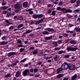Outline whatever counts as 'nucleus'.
Returning a JSON list of instances; mask_svg holds the SVG:
<instances>
[{
	"label": "nucleus",
	"mask_w": 80,
	"mask_h": 80,
	"mask_svg": "<svg viewBox=\"0 0 80 80\" xmlns=\"http://www.w3.org/2000/svg\"><path fill=\"white\" fill-rule=\"evenodd\" d=\"M68 63L67 62H65L62 64L61 66V68H58L56 70L57 74H59L60 72L63 70L64 69L67 70L65 68V67H67Z\"/></svg>",
	"instance_id": "nucleus-1"
},
{
	"label": "nucleus",
	"mask_w": 80,
	"mask_h": 80,
	"mask_svg": "<svg viewBox=\"0 0 80 80\" xmlns=\"http://www.w3.org/2000/svg\"><path fill=\"white\" fill-rule=\"evenodd\" d=\"M66 69H69L70 70H73L75 69V66L72 63H68L67 67Z\"/></svg>",
	"instance_id": "nucleus-2"
},
{
	"label": "nucleus",
	"mask_w": 80,
	"mask_h": 80,
	"mask_svg": "<svg viewBox=\"0 0 80 80\" xmlns=\"http://www.w3.org/2000/svg\"><path fill=\"white\" fill-rule=\"evenodd\" d=\"M43 16V15L42 14H34L32 15V18H34V19H37V18H38L39 19L42 18V17Z\"/></svg>",
	"instance_id": "nucleus-3"
},
{
	"label": "nucleus",
	"mask_w": 80,
	"mask_h": 80,
	"mask_svg": "<svg viewBox=\"0 0 80 80\" xmlns=\"http://www.w3.org/2000/svg\"><path fill=\"white\" fill-rule=\"evenodd\" d=\"M21 5L20 4V3L18 2L15 4L14 8L16 10L20 9L21 8Z\"/></svg>",
	"instance_id": "nucleus-4"
},
{
	"label": "nucleus",
	"mask_w": 80,
	"mask_h": 80,
	"mask_svg": "<svg viewBox=\"0 0 80 80\" xmlns=\"http://www.w3.org/2000/svg\"><path fill=\"white\" fill-rule=\"evenodd\" d=\"M28 72H29V70L28 69L25 70L24 71H23L22 72V75L24 76L30 75V74H28Z\"/></svg>",
	"instance_id": "nucleus-5"
},
{
	"label": "nucleus",
	"mask_w": 80,
	"mask_h": 80,
	"mask_svg": "<svg viewBox=\"0 0 80 80\" xmlns=\"http://www.w3.org/2000/svg\"><path fill=\"white\" fill-rule=\"evenodd\" d=\"M32 30H27L26 32H24L23 33V34L22 36V37H26V34H28V33H31V32H32Z\"/></svg>",
	"instance_id": "nucleus-6"
},
{
	"label": "nucleus",
	"mask_w": 80,
	"mask_h": 80,
	"mask_svg": "<svg viewBox=\"0 0 80 80\" xmlns=\"http://www.w3.org/2000/svg\"><path fill=\"white\" fill-rule=\"evenodd\" d=\"M17 52H10L9 53L7 54V56L8 57H12V55H16Z\"/></svg>",
	"instance_id": "nucleus-7"
},
{
	"label": "nucleus",
	"mask_w": 80,
	"mask_h": 80,
	"mask_svg": "<svg viewBox=\"0 0 80 80\" xmlns=\"http://www.w3.org/2000/svg\"><path fill=\"white\" fill-rule=\"evenodd\" d=\"M28 5V2L27 1L25 2L22 4V6L24 8H27Z\"/></svg>",
	"instance_id": "nucleus-8"
},
{
	"label": "nucleus",
	"mask_w": 80,
	"mask_h": 80,
	"mask_svg": "<svg viewBox=\"0 0 80 80\" xmlns=\"http://www.w3.org/2000/svg\"><path fill=\"white\" fill-rule=\"evenodd\" d=\"M57 10H61V11H65L67 10L66 8H61V7H59L57 8Z\"/></svg>",
	"instance_id": "nucleus-9"
},
{
	"label": "nucleus",
	"mask_w": 80,
	"mask_h": 80,
	"mask_svg": "<svg viewBox=\"0 0 80 80\" xmlns=\"http://www.w3.org/2000/svg\"><path fill=\"white\" fill-rule=\"evenodd\" d=\"M45 30H47L48 32H53L54 31V29L53 28H47L44 29Z\"/></svg>",
	"instance_id": "nucleus-10"
},
{
	"label": "nucleus",
	"mask_w": 80,
	"mask_h": 80,
	"mask_svg": "<svg viewBox=\"0 0 80 80\" xmlns=\"http://www.w3.org/2000/svg\"><path fill=\"white\" fill-rule=\"evenodd\" d=\"M65 11L64 12L65 13H72V10L70 9H67L65 10Z\"/></svg>",
	"instance_id": "nucleus-11"
},
{
	"label": "nucleus",
	"mask_w": 80,
	"mask_h": 80,
	"mask_svg": "<svg viewBox=\"0 0 80 80\" xmlns=\"http://www.w3.org/2000/svg\"><path fill=\"white\" fill-rule=\"evenodd\" d=\"M53 37L52 36H51L49 37H46L44 38V39L46 40H50V39H52Z\"/></svg>",
	"instance_id": "nucleus-12"
},
{
	"label": "nucleus",
	"mask_w": 80,
	"mask_h": 80,
	"mask_svg": "<svg viewBox=\"0 0 80 80\" xmlns=\"http://www.w3.org/2000/svg\"><path fill=\"white\" fill-rule=\"evenodd\" d=\"M23 18L22 16H17V20H23Z\"/></svg>",
	"instance_id": "nucleus-13"
},
{
	"label": "nucleus",
	"mask_w": 80,
	"mask_h": 80,
	"mask_svg": "<svg viewBox=\"0 0 80 80\" xmlns=\"http://www.w3.org/2000/svg\"><path fill=\"white\" fill-rule=\"evenodd\" d=\"M78 48H76L71 47V52H75L77 50H78Z\"/></svg>",
	"instance_id": "nucleus-14"
},
{
	"label": "nucleus",
	"mask_w": 80,
	"mask_h": 80,
	"mask_svg": "<svg viewBox=\"0 0 80 80\" xmlns=\"http://www.w3.org/2000/svg\"><path fill=\"white\" fill-rule=\"evenodd\" d=\"M52 44H53L54 47H56L58 46V42H52Z\"/></svg>",
	"instance_id": "nucleus-15"
},
{
	"label": "nucleus",
	"mask_w": 80,
	"mask_h": 80,
	"mask_svg": "<svg viewBox=\"0 0 80 80\" xmlns=\"http://www.w3.org/2000/svg\"><path fill=\"white\" fill-rule=\"evenodd\" d=\"M69 43L75 44H77V42L74 40H72L70 41Z\"/></svg>",
	"instance_id": "nucleus-16"
},
{
	"label": "nucleus",
	"mask_w": 80,
	"mask_h": 80,
	"mask_svg": "<svg viewBox=\"0 0 80 80\" xmlns=\"http://www.w3.org/2000/svg\"><path fill=\"white\" fill-rule=\"evenodd\" d=\"M74 31H76L77 32H80V28H77L76 27L75 28L74 30Z\"/></svg>",
	"instance_id": "nucleus-17"
},
{
	"label": "nucleus",
	"mask_w": 80,
	"mask_h": 80,
	"mask_svg": "<svg viewBox=\"0 0 80 80\" xmlns=\"http://www.w3.org/2000/svg\"><path fill=\"white\" fill-rule=\"evenodd\" d=\"M77 78V74H75L74 76H72L71 80H75V79Z\"/></svg>",
	"instance_id": "nucleus-18"
},
{
	"label": "nucleus",
	"mask_w": 80,
	"mask_h": 80,
	"mask_svg": "<svg viewBox=\"0 0 80 80\" xmlns=\"http://www.w3.org/2000/svg\"><path fill=\"white\" fill-rule=\"evenodd\" d=\"M12 15V14L11 12H8L6 16L7 17L9 18V17H11Z\"/></svg>",
	"instance_id": "nucleus-19"
},
{
	"label": "nucleus",
	"mask_w": 80,
	"mask_h": 80,
	"mask_svg": "<svg viewBox=\"0 0 80 80\" xmlns=\"http://www.w3.org/2000/svg\"><path fill=\"white\" fill-rule=\"evenodd\" d=\"M7 43H8V42H5V41H3L2 42H1L0 44L1 45H6V44H7Z\"/></svg>",
	"instance_id": "nucleus-20"
},
{
	"label": "nucleus",
	"mask_w": 80,
	"mask_h": 80,
	"mask_svg": "<svg viewBox=\"0 0 80 80\" xmlns=\"http://www.w3.org/2000/svg\"><path fill=\"white\" fill-rule=\"evenodd\" d=\"M25 49L23 48H21L19 50V52L20 53L24 52H25Z\"/></svg>",
	"instance_id": "nucleus-21"
},
{
	"label": "nucleus",
	"mask_w": 80,
	"mask_h": 80,
	"mask_svg": "<svg viewBox=\"0 0 80 80\" xmlns=\"http://www.w3.org/2000/svg\"><path fill=\"white\" fill-rule=\"evenodd\" d=\"M42 34L43 35H49V33L48 31H46L43 32H42Z\"/></svg>",
	"instance_id": "nucleus-22"
},
{
	"label": "nucleus",
	"mask_w": 80,
	"mask_h": 80,
	"mask_svg": "<svg viewBox=\"0 0 80 80\" xmlns=\"http://www.w3.org/2000/svg\"><path fill=\"white\" fill-rule=\"evenodd\" d=\"M63 76H64V74H58L57 76V78H61V77H62Z\"/></svg>",
	"instance_id": "nucleus-23"
},
{
	"label": "nucleus",
	"mask_w": 80,
	"mask_h": 80,
	"mask_svg": "<svg viewBox=\"0 0 80 80\" xmlns=\"http://www.w3.org/2000/svg\"><path fill=\"white\" fill-rule=\"evenodd\" d=\"M9 8V6H4L2 8L4 10H5L7 9V8Z\"/></svg>",
	"instance_id": "nucleus-24"
},
{
	"label": "nucleus",
	"mask_w": 80,
	"mask_h": 80,
	"mask_svg": "<svg viewBox=\"0 0 80 80\" xmlns=\"http://www.w3.org/2000/svg\"><path fill=\"white\" fill-rule=\"evenodd\" d=\"M65 53V51H63V50H61L60 51L58 52V54H59V55H60L62 54V53Z\"/></svg>",
	"instance_id": "nucleus-25"
},
{
	"label": "nucleus",
	"mask_w": 80,
	"mask_h": 80,
	"mask_svg": "<svg viewBox=\"0 0 80 80\" xmlns=\"http://www.w3.org/2000/svg\"><path fill=\"white\" fill-rule=\"evenodd\" d=\"M20 72L19 71H17L16 75H15V77H18L19 75H20Z\"/></svg>",
	"instance_id": "nucleus-26"
},
{
	"label": "nucleus",
	"mask_w": 80,
	"mask_h": 80,
	"mask_svg": "<svg viewBox=\"0 0 80 80\" xmlns=\"http://www.w3.org/2000/svg\"><path fill=\"white\" fill-rule=\"evenodd\" d=\"M33 55H36L38 53V50H35L32 52Z\"/></svg>",
	"instance_id": "nucleus-27"
},
{
	"label": "nucleus",
	"mask_w": 80,
	"mask_h": 80,
	"mask_svg": "<svg viewBox=\"0 0 80 80\" xmlns=\"http://www.w3.org/2000/svg\"><path fill=\"white\" fill-rule=\"evenodd\" d=\"M67 49L68 52H72V47H68Z\"/></svg>",
	"instance_id": "nucleus-28"
},
{
	"label": "nucleus",
	"mask_w": 80,
	"mask_h": 80,
	"mask_svg": "<svg viewBox=\"0 0 80 80\" xmlns=\"http://www.w3.org/2000/svg\"><path fill=\"white\" fill-rule=\"evenodd\" d=\"M47 7L49 8H52L53 7V5L50 4H48L47 5Z\"/></svg>",
	"instance_id": "nucleus-29"
},
{
	"label": "nucleus",
	"mask_w": 80,
	"mask_h": 80,
	"mask_svg": "<svg viewBox=\"0 0 80 80\" xmlns=\"http://www.w3.org/2000/svg\"><path fill=\"white\" fill-rule=\"evenodd\" d=\"M23 26V24H21L17 27V28H21V27H22Z\"/></svg>",
	"instance_id": "nucleus-30"
},
{
	"label": "nucleus",
	"mask_w": 80,
	"mask_h": 80,
	"mask_svg": "<svg viewBox=\"0 0 80 80\" xmlns=\"http://www.w3.org/2000/svg\"><path fill=\"white\" fill-rule=\"evenodd\" d=\"M10 75H11V73H8L7 75H6L5 76V78H8V77H10Z\"/></svg>",
	"instance_id": "nucleus-31"
},
{
	"label": "nucleus",
	"mask_w": 80,
	"mask_h": 80,
	"mask_svg": "<svg viewBox=\"0 0 80 80\" xmlns=\"http://www.w3.org/2000/svg\"><path fill=\"white\" fill-rule=\"evenodd\" d=\"M29 36L31 37H35V34H34V33H31L29 34Z\"/></svg>",
	"instance_id": "nucleus-32"
},
{
	"label": "nucleus",
	"mask_w": 80,
	"mask_h": 80,
	"mask_svg": "<svg viewBox=\"0 0 80 80\" xmlns=\"http://www.w3.org/2000/svg\"><path fill=\"white\" fill-rule=\"evenodd\" d=\"M54 50H61V48L60 47H59L58 48V47H57L56 48H55L54 49Z\"/></svg>",
	"instance_id": "nucleus-33"
},
{
	"label": "nucleus",
	"mask_w": 80,
	"mask_h": 80,
	"mask_svg": "<svg viewBox=\"0 0 80 80\" xmlns=\"http://www.w3.org/2000/svg\"><path fill=\"white\" fill-rule=\"evenodd\" d=\"M27 58H25L23 60H21L20 62V63H24L27 60Z\"/></svg>",
	"instance_id": "nucleus-34"
},
{
	"label": "nucleus",
	"mask_w": 80,
	"mask_h": 80,
	"mask_svg": "<svg viewBox=\"0 0 80 80\" xmlns=\"http://www.w3.org/2000/svg\"><path fill=\"white\" fill-rule=\"evenodd\" d=\"M38 71V68H34V72L35 73H37Z\"/></svg>",
	"instance_id": "nucleus-35"
},
{
	"label": "nucleus",
	"mask_w": 80,
	"mask_h": 80,
	"mask_svg": "<svg viewBox=\"0 0 80 80\" xmlns=\"http://www.w3.org/2000/svg\"><path fill=\"white\" fill-rule=\"evenodd\" d=\"M67 32L68 33H74V31H70L68 30L67 31Z\"/></svg>",
	"instance_id": "nucleus-36"
},
{
	"label": "nucleus",
	"mask_w": 80,
	"mask_h": 80,
	"mask_svg": "<svg viewBox=\"0 0 80 80\" xmlns=\"http://www.w3.org/2000/svg\"><path fill=\"white\" fill-rule=\"evenodd\" d=\"M56 12V11H52V12L51 13V14L53 16H54V15H55V14Z\"/></svg>",
	"instance_id": "nucleus-37"
},
{
	"label": "nucleus",
	"mask_w": 80,
	"mask_h": 80,
	"mask_svg": "<svg viewBox=\"0 0 80 80\" xmlns=\"http://www.w3.org/2000/svg\"><path fill=\"white\" fill-rule=\"evenodd\" d=\"M78 12H79V10H78V9H76V10H75L73 12V13H78Z\"/></svg>",
	"instance_id": "nucleus-38"
},
{
	"label": "nucleus",
	"mask_w": 80,
	"mask_h": 80,
	"mask_svg": "<svg viewBox=\"0 0 80 80\" xmlns=\"http://www.w3.org/2000/svg\"><path fill=\"white\" fill-rule=\"evenodd\" d=\"M8 13V11H5V10H3L2 11V14H5V15H6V14H7Z\"/></svg>",
	"instance_id": "nucleus-39"
},
{
	"label": "nucleus",
	"mask_w": 80,
	"mask_h": 80,
	"mask_svg": "<svg viewBox=\"0 0 80 80\" xmlns=\"http://www.w3.org/2000/svg\"><path fill=\"white\" fill-rule=\"evenodd\" d=\"M23 28H24L23 27L20 29H14V31H17V30H23Z\"/></svg>",
	"instance_id": "nucleus-40"
},
{
	"label": "nucleus",
	"mask_w": 80,
	"mask_h": 80,
	"mask_svg": "<svg viewBox=\"0 0 80 80\" xmlns=\"http://www.w3.org/2000/svg\"><path fill=\"white\" fill-rule=\"evenodd\" d=\"M45 19V18H43L42 19L39 20V23H42V22H43L44 21V20H43V19Z\"/></svg>",
	"instance_id": "nucleus-41"
},
{
	"label": "nucleus",
	"mask_w": 80,
	"mask_h": 80,
	"mask_svg": "<svg viewBox=\"0 0 80 80\" xmlns=\"http://www.w3.org/2000/svg\"><path fill=\"white\" fill-rule=\"evenodd\" d=\"M78 0H71L70 2L71 3H74L75 2H76V1Z\"/></svg>",
	"instance_id": "nucleus-42"
},
{
	"label": "nucleus",
	"mask_w": 80,
	"mask_h": 80,
	"mask_svg": "<svg viewBox=\"0 0 80 80\" xmlns=\"http://www.w3.org/2000/svg\"><path fill=\"white\" fill-rule=\"evenodd\" d=\"M52 9H49L48 10V13H52Z\"/></svg>",
	"instance_id": "nucleus-43"
},
{
	"label": "nucleus",
	"mask_w": 80,
	"mask_h": 80,
	"mask_svg": "<svg viewBox=\"0 0 80 80\" xmlns=\"http://www.w3.org/2000/svg\"><path fill=\"white\" fill-rule=\"evenodd\" d=\"M13 28H14V26H11L9 28V29L10 30H12L13 29Z\"/></svg>",
	"instance_id": "nucleus-44"
},
{
	"label": "nucleus",
	"mask_w": 80,
	"mask_h": 80,
	"mask_svg": "<svg viewBox=\"0 0 80 80\" xmlns=\"http://www.w3.org/2000/svg\"><path fill=\"white\" fill-rule=\"evenodd\" d=\"M57 57H58V56H57V55H55L54 56V59L55 61H56V60H58V58H57Z\"/></svg>",
	"instance_id": "nucleus-45"
},
{
	"label": "nucleus",
	"mask_w": 80,
	"mask_h": 80,
	"mask_svg": "<svg viewBox=\"0 0 80 80\" xmlns=\"http://www.w3.org/2000/svg\"><path fill=\"white\" fill-rule=\"evenodd\" d=\"M35 21H31L30 22V24L31 25H33V24H35Z\"/></svg>",
	"instance_id": "nucleus-46"
},
{
	"label": "nucleus",
	"mask_w": 80,
	"mask_h": 80,
	"mask_svg": "<svg viewBox=\"0 0 80 80\" xmlns=\"http://www.w3.org/2000/svg\"><path fill=\"white\" fill-rule=\"evenodd\" d=\"M63 2H62V1H60L58 4V5H59V6H60L61 5H63Z\"/></svg>",
	"instance_id": "nucleus-47"
},
{
	"label": "nucleus",
	"mask_w": 80,
	"mask_h": 80,
	"mask_svg": "<svg viewBox=\"0 0 80 80\" xmlns=\"http://www.w3.org/2000/svg\"><path fill=\"white\" fill-rule=\"evenodd\" d=\"M70 57V55H66L64 56L65 58H68Z\"/></svg>",
	"instance_id": "nucleus-48"
},
{
	"label": "nucleus",
	"mask_w": 80,
	"mask_h": 80,
	"mask_svg": "<svg viewBox=\"0 0 80 80\" xmlns=\"http://www.w3.org/2000/svg\"><path fill=\"white\" fill-rule=\"evenodd\" d=\"M6 2L3 1L2 2V5H6Z\"/></svg>",
	"instance_id": "nucleus-49"
},
{
	"label": "nucleus",
	"mask_w": 80,
	"mask_h": 80,
	"mask_svg": "<svg viewBox=\"0 0 80 80\" xmlns=\"http://www.w3.org/2000/svg\"><path fill=\"white\" fill-rule=\"evenodd\" d=\"M6 37H7V36L4 35V36L2 37V40H5V39L6 38Z\"/></svg>",
	"instance_id": "nucleus-50"
},
{
	"label": "nucleus",
	"mask_w": 80,
	"mask_h": 80,
	"mask_svg": "<svg viewBox=\"0 0 80 80\" xmlns=\"http://www.w3.org/2000/svg\"><path fill=\"white\" fill-rule=\"evenodd\" d=\"M57 42L58 44H60V43H62V40H59Z\"/></svg>",
	"instance_id": "nucleus-51"
},
{
	"label": "nucleus",
	"mask_w": 80,
	"mask_h": 80,
	"mask_svg": "<svg viewBox=\"0 0 80 80\" xmlns=\"http://www.w3.org/2000/svg\"><path fill=\"white\" fill-rule=\"evenodd\" d=\"M70 39H68L66 40V41H65L66 43H68L69 42V41H70Z\"/></svg>",
	"instance_id": "nucleus-52"
},
{
	"label": "nucleus",
	"mask_w": 80,
	"mask_h": 80,
	"mask_svg": "<svg viewBox=\"0 0 80 80\" xmlns=\"http://www.w3.org/2000/svg\"><path fill=\"white\" fill-rule=\"evenodd\" d=\"M68 25L69 26V28H71V27H72L74 26L73 24H69Z\"/></svg>",
	"instance_id": "nucleus-53"
},
{
	"label": "nucleus",
	"mask_w": 80,
	"mask_h": 80,
	"mask_svg": "<svg viewBox=\"0 0 80 80\" xmlns=\"http://www.w3.org/2000/svg\"><path fill=\"white\" fill-rule=\"evenodd\" d=\"M73 17V16H72L70 14H69L68 15V18H71L72 17Z\"/></svg>",
	"instance_id": "nucleus-54"
},
{
	"label": "nucleus",
	"mask_w": 80,
	"mask_h": 80,
	"mask_svg": "<svg viewBox=\"0 0 80 80\" xmlns=\"http://www.w3.org/2000/svg\"><path fill=\"white\" fill-rule=\"evenodd\" d=\"M39 23H40L39 21L37 22L35 21V24H36V25H38V24H39Z\"/></svg>",
	"instance_id": "nucleus-55"
},
{
	"label": "nucleus",
	"mask_w": 80,
	"mask_h": 80,
	"mask_svg": "<svg viewBox=\"0 0 80 80\" xmlns=\"http://www.w3.org/2000/svg\"><path fill=\"white\" fill-rule=\"evenodd\" d=\"M20 12V9H17L15 11V12L17 13H18V12Z\"/></svg>",
	"instance_id": "nucleus-56"
},
{
	"label": "nucleus",
	"mask_w": 80,
	"mask_h": 80,
	"mask_svg": "<svg viewBox=\"0 0 80 80\" xmlns=\"http://www.w3.org/2000/svg\"><path fill=\"white\" fill-rule=\"evenodd\" d=\"M76 33H74L73 34H71L70 35L71 36H73V37H75V35H76Z\"/></svg>",
	"instance_id": "nucleus-57"
},
{
	"label": "nucleus",
	"mask_w": 80,
	"mask_h": 80,
	"mask_svg": "<svg viewBox=\"0 0 80 80\" xmlns=\"http://www.w3.org/2000/svg\"><path fill=\"white\" fill-rule=\"evenodd\" d=\"M33 13V11H30L29 12V14H30V15H32Z\"/></svg>",
	"instance_id": "nucleus-58"
},
{
	"label": "nucleus",
	"mask_w": 80,
	"mask_h": 80,
	"mask_svg": "<svg viewBox=\"0 0 80 80\" xmlns=\"http://www.w3.org/2000/svg\"><path fill=\"white\" fill-rule=\"evenodd\" d=\"M23 47V45L22 44H20L18 46V47Z\"/></svg>",
	"instance_id": "nucleus-59"
},
{
	"label": "nucleus",
	"mask_w": 80,
	"mask_h": 80,
	"mask_svg": "<svg viewBox=\"0 0 80 80\" xmlns=\"http://www.w3.org/2000/svg\"><path fill=\"white\" fill-rule=\"evenodd\" d=\"M44 59H46V60H48V56L47 57H44Z\"/></svg>",
	"instance_id": "nucleus-60"
},
{
	"label": "nucleus",
	"mask_w": 80,
	"mask_h": 80,
	"mask_svg": "<svg viewBox=\"0 0 80 80\" xmlns=\"http://www.w3.org/2000/svg\"><path fill=\"white\" fill-rule=\"evenodd\" d=\"M34 48H34V47H30L29 48V50H33V49H34Z\"/></svg>",
	"instance_id": "nucleus-61"
},
{
	"label": "nucleus",
	"mask_w": 80,
	"mask_h": 80,
	"mask_svg": "<svg viewBox=\"0 0 80 80\" xmlns=\"http://www.w3.org/2000/svg\"><path fill=\"white\" fill-rule=\"evenodd\" d=\"M33 71H34V69L33 68H31L30 69V72L32 73V72H33Z\"/></svg>",
	"instance_id": "nucleus-62"
},
{
	"label": "nucleus",
	"mask_w": 80,
	"mask_h": 80,
	"mask_svg": "<svg viewBox=\"0 0 80 80\" xmlns=\"http://www.w3.org/2000/svg\"><path fill=\"white\" fill-rule=\"evenodd\" d=\"M80 3V1L78 0L77 2V5H78Z\"/></svg>",
	"instance_id": "nucleus-63"
},
{
	"label": "nucleus",
	"mask_w": 80,
	"mask_h": 80,
	"mask_svg": "<svg viewBox=\"0 0 80 80\" xmlns=\"http://www.w3.org/2000/svg\"><path fill=\"white\" fill-rule=\"evenodd\" d=\"M77 22H80V18H78L77 20Z\"/></svg>",
	"instance_id": "nucleus-64"
}]
</instances>
